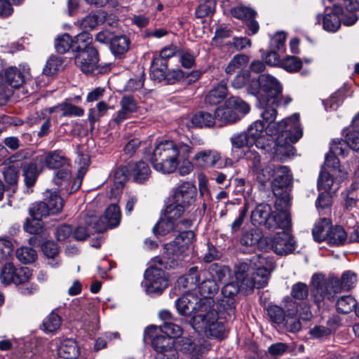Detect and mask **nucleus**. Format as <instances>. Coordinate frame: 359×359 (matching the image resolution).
Masks as SVG:
<instances>
[{
    "mask_svg": "<svg viewBox=\"0 0 359 359\" xmlns=\"http://www.w3.org/2000/svg\"><path fill=\"white\" fill-rule=\"evenodd\" d=\"M275 97H260L259 107L262 110L261 117L266 126L268 135H278L276 152L281 158L289 157L294 154V147L291 144L297 142L302 136L303 132L299 123V115L294 114L290 117L278 122H274L278 112Z\"/></svg>",
    "mask_w": 359,
    "mask_h": 359,
    "instance_id": "1",
    "label": "nucleus"
},
{
    "mask_svg": "<svg viewBox=\"0 0 359 359\" xmlns=\"http://www.w3.org/2000/svg\"><path fill=\"white\" fill-rule=\"evenodd\" d=\"M191 144L165 140L157 144L154 149L151 162L154 168L163 173H172L180 163V158H187L192 153Z\"/></svg>",
    "mask_w": 359,
    "mask_h": 359,
    "instance_id": "2",
    "label": "nucleus"
},
{
    "mask_svg": "<svg viewBox=\"0 0 359 359\" xmlns=\"http://www.w3.org/2000/svg\"><path fill=\"white\" fill-rule=\"evenodd\" d=\"M357 283V276L354 272L345 271L341 279L336 277L325 278L320 274L312 276V289L311 297L318 305L325 299L332 300L334 295L343 290H349L354 287Z\"/></svg>",
    "mask_w": 359,
    "mask_h": 359,
    "instance_id": "3",
    "label": "nucleus"
},
{
    "mask_svg": "<svg viewBox=\"0 0 359 359\" xmlns=\"http://www.w3.org/2000/svg\"><path fill=\"white\" fill-rule=\"evenodd\" d=\"M251 270L245 263L241 264L236 273V279L241 280V286L250 289L265 287L269 281L271 271L274 269L271 262L260 255H254L250 260Z\"/></svg>",
    "mask_w": 359,
    "mask_h": 359,
    "instance_id": "4",
    "label": "nucleus"
},
{
    "mask_svg": "<svg viewBox=\"0 0 359 359\" xmlns=\"http://www.w3.org/2000/svg\"><path fill=\"white\" fill-rule=\"evenodd\" d=\"M218 316L213 299L203 300L190 324L197 332L203 333L208 337H222L225 328L223 323L218 321Z\"/></svg>",
    "mask_w": 359,
    "mask_h": 359,
    "instance_id": "5",
    "label": "nucleus"
},
{
    "mask_svg": "<svg viewBox=\"0 0 359 359\" xmlns=\"http://www.w3.org/2000/svg\"><path fill=\"white\" fill-rule=\"evenodd\" d=\"M180 232L172 242L165 245L166 257L155 258V261L165 268H174L178 264V262L189 256L191 251L194 232L186 229Z\"/></svg>",
    "mask_w": 359,
    "mask_h": 359,
    "instance_id": "6",
    "label": "nucleus"
},
{
    "mask_svg": "<svg viewBox=\"0 0 359 359\" xmlns=\"http://www.w3.org/2000/svg\"><path fill=\"white\" fill-rule=\"evenodd\" d=\"M144 339L149 340L156 352V359H177V347L173 339L161 334V330L156 325L148 326L144 333Z\"/></svg>",
    "mask_w": 359,
    "mask_h": 359,
    "instance_id": "7",
    "label": "nucleus"
},
{
    "mask_svg": "<svg viewBox=\"0 0 359 359\" xmlns=\"http://www.w3.org/2000/svg\"><path fill=\"white\" fill-rule=\"evenodd\" d=\"M144 339L149 340L156 352V359H177V347L173 339L161 334V330L156 325L148 326L144 333Z\"/></svg>",
    "mask_w": 359,
    "mask_h": 359,
    "instance_id": "8",
    "label": "nucleus"
},
{
    "mask_svg": "<svg viewBox=\"0 0 359 359\" xmlns=\"http://www.w3.org/2000/svg\"><path fill=\"white\" fill-rule=\"evenodd\" d=\"M121 220L120 208L117 204L112 203L107 208L104 218L92 215L86 219V222L88 225L93 224V228L95 229V232L101 233L108 228L118 226Z\"/></svg>",
    "mask_w": 359,
    "mask_h": 359,
    "instance_id": "9",
    "label": "nucleus"
},
{
    "mask_svg": "<svg viewBox=\"0 0 359 359\" xmlns=\"http://www.w3.org/2000/svg\"><path fill=\"white\" fill-rule=\"evenodd\" d=\"M142 283L145 292L151 295H158L168 286V279L165 271L156 266H151L144 272Z\"/></svg>",
    "mask_w": 359,
    "mask_h": 359,
    "instance_id": "10",
    "label": "nucleus"
},
{
    "mask_svg": "<svg viewBox=\"0 0 359 359\" xmlns=\"http://www.w3.org/2000/svg\"><path fill=\"white\" fill-rule=\"evenodd\" d=\"M276 212L267 203H260L251 212V222L254 226H264L268 229L280 228Z\"/></svg>",
    "mask_w": 359,
    "mask_h": 359,
    "instance_id": "11",
    "label": "nucleus"
},
{
    "mask_svg": "<svg viewBox=\"0 0 359 359\" xmlns=\"http://www.w3.org/2000/svg\"><path fill=\"white\" fill-rule=\"evenodd\" d=\"M266 243L278 255H287L292 252L296 242L291 233L287 231L277 232L272 238H266Z\"/></svg>",
    "mask_w": 359,
    "mask_h": 359,
    "instance_id": "12",
    "label": "nucleus"
},
{
    "mask_svg": "<svg viewBox=\"0 0 359 359\" xmlns=\"http://www.w3.org/2000/svg\"><path fill=\"white\" fill-rule=\"evenodd\" d=\"M32 276L31 270L28 267L15 268L13 263H6L1 269L0 279L5 285L26 283Z\"/></svg>",
    "mask_w": 359,
    "mask_h": 359,
    "instance_id": "13",
    "label": "nucleus"
},
{
    "mask_svg": "<svg viewBox=\"0 0 359 359\" xmlns=\"http://www.w3.org/2000/svg\"><path fill=\"white\" fill-rule=\"evenodd\" d=\"M197 189L189 182H184L176 187L173 191V203L185 208H189L196 201Z\"/></svg>",
    "mask_w": 359,
    "mask_h": 359,
    "instance_id": "14",
    "label": "nucleus"
},
{
    "mask_svg": "<svg viewBox=\"0 0 359 359\" xmlns=\"http://www.w3.org/2000/svg\"><path fill=\"white\" fill-rule=\"evenodd\" d=\"M76 66L83 73L90 74L97 68L99 62L98 52L95 48L79 51L74 57Z\"/></svg>",
    "mask_w": 359,
    "mask_h": 359,
    "instance_id": "15",
    "label": "nucleus"
},
{
    "mask_svg": "<svg viewBox=\"0 0 359 359\" xmlns=\"http://www.w3.org/2000/svg\"><path fill=\"white\" fill-rule=\"evenodd\" d=\"M276 197L275 208L277 212L278 222L280 224V229H287L290 226L291 219L289 212L290 207V196L287 190H283L280 194H274Z\"/></svg>",
    "mask_w": 359,
    "mask_h": 359,
    "instance_id": "16",
    "label": "nucleus"
},
{
    "mask_svg": "<svg viewBox=\"0 0 359 359\" xmlns=\"http://www.w3.org/2000/svg\"><path fill=\"white\" fill-rule=\"evenodd\" d=\"M201 301L196 295L187 293L175 301V306L181 316H193L198 312Z\"/></svg>",
    "mask_w": 359,
    "mask_h": 359,
    "instance_id": "17",
    "label": "nucleus"
},
{
    "mask_svg": "<svg viewBox=\"0 0 359 359\" xmlns=\"http://www.w3.org/2000/svg\"><path fill=\"white\" fill-rule=\"evenodd\" d=\"M120 109L116 112L113 121L118 125L123 121L130 118L138 110V104L135 98L130 95H124L120 101Z\"/></svg>",
    "mask_w": 359,
    "mask_h": 359,
    "instance_id": "18",
    "label": "nucleus"
},
{
    "mask_svg": "<svg viewBox=\"0 0 359 359\" xmlns=\"http://www.w3.org/2000/svg\"><path fill=\"white\" fill-rule=\"evenodd\" d=\"M191 225V220H184V223H174L163 215L153 228V231L155 234L165 236L172 231H181L189 229Z\"/></svg>",
    "mask_w": 359,
    "mask_h": 359,
    "instance_id": "19",
    "label": "nucleus"
},
{
    "mask_svg": "<svg viewBox=\"0 0 359 359\" xmlns=\"http://www.w3.org/2000/svg\"><path fill=\"white\" fill-rule=\"evenodd\" d=\"M275 172L276 177L271 182V189L273 194H280L292 184V174L289 168L283 165L276 168Z\"/></svg>",
    "mask_w": 359,
    "mask_h": 359,
    "instance_id": "20",
    "label": "nucleus"
},
{
    "mask_svg": "<svg viewBox=\"0 0 359 359\" xmlns=\"http://www.w3.org/2000/svg\"><path fill=\"white\" fill-rule=\"evenodd\" d=\"M42 166L46 165L50 169H59L61 167L68 165V160L62 154V151L55 150L48 153L43 154L36 157Z\"/></svg>",
    "mask_w": 359,
    "mask_h": 359,
    "instance_id": "21",
    "label": "nucleus"
},
{
    "mask_svg": "<svg viewBox=\"0 0 359 359\" xmlns=\"http://www.w3.org/2000/svg\"><path fill=\"white\" fill-rule=\"evenodd\" d=\"M260 88L266 93L264 97H275L282 93L280 82L273 76L267 74H261L257 80Z\"/></svg>",
    "mask_w": 359,
    "mask_h": 359,
    "instance_id": "22",
    "label": "nucleus"
},
{
    "mask_svg": "<svg viewBox=\"0 0 359 359\" xmlns=\"http://www.w3.org/2000/svg\"><path fill=\"white\" fill-rule=\"evenodd\" d=\"M221 159L219 152L215 149H204L195 154L193 161L201 168H212Z\"/></svg>",
    "mask_w": 359,
    "mask_h": 359,
    "instance_id": "23",
    "label": "nucleus"
},
{
    "mask_svg": "<svg viewBox=\"0 0 359 359\" xmlns=\"http://www.w3.org/2000/svg\"><path fill=\"white\" fill-rule=\"evenodd\" d=\"M343 13V8L340 6L334 5L332 11L326 13L323 19V29L327 32H334L341 25L340 15Z\"/></svg>",
    "mask_w": 359,
    "mask_h": 359,
    "instance_id": "24",
    "label": "nucleus"
},
{
    "mask_svg": "<svg viewBox=\"0 0 359 359\" xmlns=\"http://www.w3.org/2000/svg\"><path fill=\"white\" fill-rule=\"evenodd\" d=\"M129 174L134 182L142 183L149 179L151 175V170L149 165L144 161L129 163Z\"/></svg>",
    "mask_w": 359,
    "mask_h": 359,
    "instance_id": "25",
    "label": "nucleus"
},
{
    "mask_svg": "<svg viewBox=\"0 0 359 359\" xmlns=\"http://www.w3.org/2000/svg\"><path fill=\"white\" fill-rule=\"evenodd\" d=\"M230 142L232 147L231 156L236 160L241 158V155L236 154V149H240L244 147H247L250 149V148L254 145V143L250 140L245 132L234 134L230 138Z\"/></svg>",
    "mask_w": 359,
    "mask_h": 359,
    "instance_id": "26",
    "label": "nucleus"
},
{
    "mask_svg": "<svg viewBox=\"0 0 359 359\" xmlns=\"http://www.w3.org/2000/svg\"><path fill=\"white\" fill-rule=\"evenodd\" d=\"M200 274L197 266L191 267L187 273L181 276L177 280L178 286L182 287L187 290H191L199 285Z\"/></svg>",
    "mask_w": 359,
    "mask_h": 359,
    "instance_id": "27",
    "label": "nucleus"
},
{
    "mask_svg": "<svg viewBox=\"0 0 359 359\" xmlns=\"http://www.w3.org/2000/svg\"><path fill=\"white\" fill-rule=\"evenodd\" d=\"M23 176L25 184L32 187L34 184L39 173L41 171L43 166L39 161L34 160L30 163H25L22 165Z\"/></svg>",
    "mask_w": 359,
    "mask_h": 359,
    "instance_id": "28",
    "label": "nucleus"
},
{
    "mask_svg": "<svg viewBox=\"0 0 359 359\" xmlns=\"http://www.w3.org/2000/svg\"><path fill=\"white\" fill-rule=\"evenodd\" d=\"M57 354L64 359H76L79 355L76 342L72 339H65L57 348Z\"/></svg>",
    "mask_w": 359,
    "mask_h": 359,
    "instance_id": "29",
    "label": "nucleus"
},
{
    "mask_svg": "<svg viewBox=\"0 0 359 359\" xmlns=\"http://www.w3.org/2000/svg\"><path fill=\"white\" fill-rule=\"evenodd\" d=\"M331 229V222L329 219L323 218L318 220L312 229L314 240L318 243L324 241L327 242Z\"/></svg>",
    "mask_w": 359,
    "mask_h": 359,
    "instance_id": "30",
    "label": "nucleus"
},
{
    "mask_svg": "<svg viewBox=\"0 0 359 359\" xmlns=\"http://www.w3.org/2000/svg\"><path fill=\"white\" fill-rule=\"evenodd\" d=\"M168 62L161 58L154 57L152 60L150 76L152 80L161 82L165 80L168 74Z\"/></svg>",
    "mask_w": 359,
    "mask_h": 359,
    "instance_id": "31",
    "label": "nucleus"
},
{
    "mask_svg": "<svg viewBox=\"0 0 359 359\" xmlns=\"http://www.w3.org/2000/svg\"><path fill=\"white\" fill-rule=\"evenodd\" d=\"M227 95L226 83L220 82L214 87L205 96V103L215 105L222 102Z\"/></svg>",
    "mask_w": 359,
    "mask_h": 359,
    "instance_id": "32",
    "label": "nucleus"
},
{
    "mask_svg": "<svg viewBox=\"0 0 359 359\" xmlns=\"http://www.w3.org/2000/svg\"><path fill=\"white\" fill-rule=\"evenodd\" d=\"M216 120L221 123V124H226L234 123L241 118L235 111L232 109L230 106L226 105V101L224 106L218 107L215 111Z\"/></svg>",
    "mask_w": 359,
    "mask_h": 359,
    "instance_id": "33",
    "label": "nucleus"
},
{
    "mask_svg": "<svg viewBox=\"0 0 359 359\" xmlns=\"http://www.w3.org/2000/svg\"><path fill=\"white\" fill-rule=\"evenodd\" d=\"M43 201L51 215L57 214L62 210L63 201L55 191L47 190Z\"/></svg>",
    "mask_w": 359,
    "mask_h": 359,
    "instance_id": "34",
    "label": "nucleus"
},
{
    "mask_svg": "<svg viewBox=\"0 0 359 359\" xmlns=\"http://www.w3.org/2000/svg\"><path fill=\"white\" fill-rule=\"evenodd\" d=\"M215 114H212L207 111H198L191 118V123L198 128H211L215 124Z\"/></svg>",
    "mask_w": 359,
    "mask_h": 359,
    "instance_id": "35",
    "label": "nucleus"
},
{
    "mask_svg": "<svg viewBox=\"0 0 359 359\" xmlns=\"http://www.w3.org/2000/svg\"><path fill=\"white\" fill-rule=\"evenodd\" d=\"M349 242V236L341 226H332L327 243L332 245H341Z\"/></svg>",
    "mask_w": 359,
    "mask_h": 359,
    "instance_id": "36",
    "label": "nucleus"
},
{
    "mask_svg": "<svg viewBox=\"0 0 359 359\" xmlns=\"http://www.w3.org/2000/svg\"><path fill=\"white\" fill-rule=\"evenodd\" d=\"M185 209V208L172 202L166 206L163 215L174 223H184V220H191L190 219L182 218Z\"/></svg>",
    "mask_w": 359,
    "mask_h": 359,
    "instance_id": "37",
    "label": "nucleus"
},
{
    "mask_svg": "<svg viewBox=\"0 0 359 359\" xmlns=\"http://www.w3.org/2000/svg\"><path fill=\"white\" fill-rule=\"evenodd\" d=\"M73 41V50L78 53L79 51L87 50L90 48H95L92 46L93 38L90 33L83 32L77 34Z\"/></svg>",
    "mask_w": 359,
    "mask_h": 359,
    "instance_id": "38",
    "label": "nucleus"
},
{
    "mask_svg": "<svg viewBox=\"0 0 359 359\" xmlns=\"http://www.w3.org/2000/svg\"><path fill=\"white\" fill-rule=\"evenodd\" d=\"M217 309L222 317L231 320L235 316V299L222 297L218 302Z\"/></svg>",
    "mask_w": 359,
    "mask_h": 359,
    "instance_id": "39",
    "label": "nucleus"
},
{
    "mask_svg": "<svg viewBox=\"0 0 359 359\" xmlns=\"http://www.w3.org/2000/svg\"><path fill=\"white\" fill-rule=\"evenodd\" d=\"M353 130L346 135V143L353 151H359V114L352 121Z\"/></svg>",
    "mask_w": 359,
    "mask_h": 359,
    "instance_id": "40",
    "label": "nucleus"
},
{
    "mask_svg": "<svg viewBox=\"0 0 359 359\" xmlns=\"http://www.w3.org/2000/svg\"><path fill=\"white\" fill-rule=\"evenodd\" d=\"M61 324V317L55 311H52L44 318L42 330L47 333H53L60 327Z\"/></svg>",
    "mask_w": 359,
    "mask_h": 359,
    "instance_id": "41",
    "label": "nucleus"
},
{
    "mask_svg": "<svg viewBox=\"0 0 359 359\" xmlns=\"http://www.w3.org/2000/svg\"><path fill=\"white\" fill-rule=\"evenodd\" d=\"M5 76L8 84L13 88H20L25 81L23 74L15 67L8 68Z\"/></svg>",
    "mask_w": 359,
    "mask_h": 359,
    "instance_id": "42",
    "label": "nucleus"
},
{
    "mask_svg": "<svg viewBox=\"0 0 359 359\" xmlns=\"http://www.w3.org/2000/svg\"><path fill=\"white\" fill-rule=\"evenodd\" d=\"M264 130H266L265 123L261 120H257L248 126L245 132L250 140L254 144H256L257 147H258L257 142L263 136Z\"/></svg>",
    "mask_w": 359,
    "mask_h": 359,
    "instance_id": "43",
    "label": "nucleus"
},
{
    "mask_svg": "<svg viewBox=\"0 0 359 359\" xmlns=\"http://www.w3.org/2000/svg\"><path fill=\"white\" fill-rule=\"evenodd\" d=\"M357 306L356 300L351 295H344L336 302V309L339 313L346 314L351 312Z\"/></svg>",
    "mask_w": 359,
    "mask_h": 359,
    "instance_id": "44",
    "label": "nucleus"
},
{
    "mask_svg": "<svg viewBox=\"0 0 359 359\" xmlns=\"http://www.w3.org/2000/svg\"><path fill=\"white\" fill-rule=\"evenodd\" d=\"M219 290V286L215 280L208 278L203 280L199 285V291L204 297L203 300L212 299L211 297L215 294Z\"/></svg>",
    "mask_w": 359,
    "mask_h": 359,
    "instance_id": "45",
    "label": "nucleus"
},
{
    "mask_svg": "<svg viewBox=\"0 0 359 359\" xmlns=\"http://www.w3.org/2000/svg\"><path fill=\"white\" fill-rule=\"evenodd\" d=\"M130 41L126 36H116L112 37L110 48L113 53L121 55L129 48Z\"/></svg>",
    "mask_w": 359,
    "mask_h": 359,
    "instance_id": "46",
    "label": "nucleus"
},
{
    "mask_svg": "<svg viewBox=\"0 0 359 359\" xmlns=\"http://www.w3.org/2000/svg\"><path fill=\"white\" fill-rule=\"evenodd\" d=\"M208 271L212 279L220 282L224 281L231 274V270L229 267L216 263L211 264Z\"/></svg>",
    "mask_w": 359,
    "mask_h": 359,
    "instance_id": "47",
    "label": "nucleus"
},
{
    "mask_svg": "<svg viewBox=\"0 0 359 359\" xmlns=\"http://www.w3.org/2000/svg\"><path fill=\"white\" fill-rule=\"evenodd\" d=\"M248 61L249 57L246 55H236L228 63L225 68V72L228 74H232L236 70L245 67Z\"/></svg>",
    "mask_w": 359,
    "mask_h": 359,
    "instance_id": "48",
    "label": "nucleus"
},
{
    "mask_svg": "<svg viewBox=\"0 0 359 359\" xmlns=\"http://www.w3.org/2000/svg\"><path fill=\"white\" fill-rule=\"evenodd\" d=\"M230 12L233 17L245 22L251 18H255L257 15V12L254 9L245 6L233 7Z\"/></svg>",
    "mask_w": 359,
    "mask_h": 359,
    "instance_id": "49",
    "label": "nucleus"
},
{
    "mask_svg": "<svg viewBox=\"0 0 359 359\" xmlns=\"http://www.w3.org/2000/svg\"><path fill=\"white\" fill-rule=\"evenodd\" d=\"M226 105L230 106L238 115H245L250 110V105L240 97H231L226 100Z\"/></svg>",
    "mask_w": 359,
    "mask_h": 359,
    "instance_id": "50",
    "label": "nucleus"
},
{
    "mask_svg": "<svg viewBox=\"0 0 359 359\" xmlns=\"http://www.w3.org/2000/svg\"><path fill=\"white\" fill-rule=\"evenodd\" d=\"M216 3L214 0H208L200 4L196 8L195 15L198 18H203L213 15Z\"/></svg>",
    "mask_w": 359,
    "mask_h": 359,
    "instance_id": "51",
    "label": "nucleus"
},
{
    "mask_svg": "<svg viewBox=\"0 0 359 359\" xmlns=\"http://www.w3.org/2000/svg\"><path fill=\"white\" fill-rule=\"evenodd\" d=\"M16 257L23 264H30L36 259V252L30 247H21L16 250Z\"/></svg>",
    "mask_w": 359,
    "mask_h": 359,
    "instance_id": "52",
    "label": "nucleus"
},
{
    "mask_svg": "<svg viewBox=\"0 0 359 359\" xmlns=\"http://www.w3.org/2000/svg\"><path fill=\"white\" fill-rule=\"evenodd\" d=\"M57 108L62 111V116H82L84 114L82 108L67 102L59 104Z\"/></svg>",
    "mask_w": 359,
    "mask_h": 359,
    "instance_id": "53",
    "label": "nucleus"
},
{
    "mask_svg": "<svg viewBox=\"0 0 359 359\" xmlns=\"http://www.w3.org/2000/svg\"><path fill=\"white\" fill-rule=\"evenodd\" d=\"M29 212L35 219H41L51 215L44 201L33 203L29 209Z\"/></svg>",
    "mask_w": 359,
    "mask_h": 359,
    "instance_id": "54",
    "label": "nucleus"
},
{
    "mask_svg": "<svg viewBox=\"0 0 359 359\" xmlns=\"http://www.w3.org/2000/svg\"><path fill=\"white\" fill-rule=\"evenodd\" d=\"M157 327L161 330V334L164 333L168 338L178 337L182 334V327L172 322H164L163 325Z\"/></svg>",
    "mask_w": 359,
    "mask_h": 359,
    "instance_id": "55",
    "label": "nucleus"
},
{
    "mask_svg": "<svg viewBox=\"0 0 359 359\" xmlns=\"http://www.w3.org/2000/svg\"><path fill=\"white\" fill-rule=\"evenodd\" d=\"M275 170V166L270 164L265 165L264 168H262L261 165L257 170H255L253 172L256 175L257 181L264 184L273 175Z\"/></svg>",
    "mask_w": 359,
    "mask_h": 359,
    "instance_id": "56",
    "label": "nucleus"
},
{
    "mask_svg": "<svg viewBox=\"0 0 359 359\" xmlns=\"http://www.w3.org/2000/svg\"><path fill=\"white\" fill-rule=\"evenodd\" d=\"M267 315L271 322L277 324L283 323L286 318L283 309L276 305H271L267 308Z\"/></svg>",
    "mask_w": 359,
    "mask_h": 359,
    "instance_id": "57",
    "label": "nucleus"
},
{
    "mask_svg": "<svg viewBox=\"0 0 359 359\" xmlns=\"http://www.w3.org/2000/svg\"><path fill=\"white\" fill-rule=\"evenodd\" d=\"M55 47L57 52L60 54L65 53L70 48H73V41L71 36L68 34H65L57 37L55 41Z\"/></svg>",
    "mask_w": 359,
    "mask_h": 359,
    "instance_id": "58",
    "label": "nucleus"
},
{
    "mask_svg": "<svg viewBox=\"0 0 359 359\" xmlns=\"http://www.w3.org/2000/svg\"><path fill=\"white\" fill-rule=\"evenodd\" d=\"M333 332V329L324 325H316L309 330L311 338L322 340L329 337Z\"/></svg>",
    "mask_w": 359,
    "mask_h": 359,
    "instance_id": "59",
    "label": "nucleus"
},
{
    "mask_svg": "<svg viewBox=\"0 0 359 359\" xmlns=\"http://www.w3.org/2000/svg\"><path fill=\"white\" fill-rule=\"evenodd\" d=\"M325 164L327 168H332L333 171L338 172L339 174L337 177H339L341 180L344 179L348 175L347 172L341 170L339 160L336 156L330 154H327L325 156Z\"/></svg>",
    "mask_w": 359,
    "mask_h": 359,
    "instance_id": "60",
    "label": "nucleus"
},
{
    "mask_svg": "<svg viewBox=\"0 0 359 359\" xmlns=\"http://www.w3.org/2000/svg\"><path fill=\"white\" fill-rule=\"evenodd\" d=\"M291 296L299 300H304L309 296L308 286L302 282H299L292 285L291 290Z\"/></svg>",
    "mask_w": 359,
    "mask_h": 359,
    "instance_id": "61",
    "label": "nucleus"
},
{
    "mask_svg": "<svg viewBox=\"0 0 359 359\" xmlns=\"http://www.w3.org/2000/svg\"><path fill=\"white\" fill-rule=\"evenodd\" d=\"M302 65V61L295 56H287L281 62V67L290 72L298 71Z\"/></svg>",
    "mask_w": 359,
    "mask_h": 359,
    "instance_id": "62",
    "label": "nucleus"
},
{
    "mask_svg": "<svg viewBox=\"0 0 359 359\" xmlns=\"http://www.w3.org/2000/svg\"><path fill=\"white\" fill-rule=\"evenodd\" d=\"M62 60L61 57L53 56L47 61L46 65L43 69V72L46 74H53L62 69Z\"/></svg>",
    "mask_w": 359,
    "mask_h": 359,
    "instance_id": "63",
    "label": "nucleus"
},
{
    "mask_svg": "<svg viewBox=\"0 0 359 359\" xmlns=\"http://www.w3.org/2000/svg\"><path fill=\"white\" fill-rule=\"evenodd\" d=\"M348 146L346 143V140L345 141L342 140H333L330 149V154L334 156H344L346 154L348 151Z\"/></svg>",
    "mask_w": 359,
    "mask_h": 359,
    "instance_id": "64",
    "label": "nucleus"
}]
</instances>
